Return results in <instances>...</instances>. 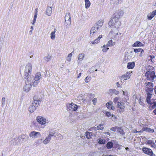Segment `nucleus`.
<instances>
[{"instance_id":"50","label":"nucleus","mask_w":156,"mask_h":156,"mask_svg":"<svg viewBox=\"0 0 156 156\" xmlns=\"http://www.w3.org/2000/svg\"><path fill=\"white\" fill-rule=\"evenodd\" d=\"M111 119L113 121H115L116 120V117L115 115H112L111 117Z\"/></svg>"},{"instance_id":"51","label":"nucleus","mask_w":156,"mask_h":156,"mask_svg":"<svg viewBox=\"0 0 156 156\" xmlns=\"http://www.w3.org/2000/svg\"><path fill=\"white\" fill-rule=\"evenodd\" d=\"M141 48H136L134 49V51L135 53L140 52Z\"/></svg>"},{"instance_id":"35","label":"nucleus","mask_w":156,"mask_h":156,"mask_svg":"<svg viewBox=\"0 0 156 156\" xmlns=\"http://www.w3.org/2000/svg\"><path fill=\"white\" fill-rule=\"evenodd\" d=\"M34 80V81L33 80V81H31V84H32L33 86L34 87H35L37 85L38 83H39L40 81L36 80Z\"/></svg>"},{"instance_id":"47","label":"nucleus","mask_w":156,"mask_h":156,"mask_svg":"<svg viewBox=\"0 0 156 156\" xmlns=\"http://www.w3.org/2000/svg\"><path fill=\"white\" fill-rule=\"evenodd\" d=\"M55 132L54 131L52 132H50L48 136L51 139V137L53 136L55 134Z\"/></svg>"},{"instance_id":"12","label":"nucleus","mask_w":156,"mask_h":156,"mask_svg":"<svg viewBox=\"0 0 156 156\" xmlns=\"http://www.w3.org/2000/svg\"><path fill=\"white\" fill-rule=\"evenodd\" d=\"M143 152L146 154L151 156H155V154H154L152 150L148 148L144 147L142 148Z\"/></svg>"},{"instance_id":"45","label":"nucleus","mask_w":156,"mask_h":156,"mask_svg":"<svg viewBox=\"0 0 156 156\" xmlns=\"http://www.w3.org/2000/svg\"><path fill=\"white\" fill-rule=\"evenodd\" d=\"M91 78L90 76H87L84 80L85 82L86 83H88L91 80Z\"/></svg>"},{"instance_id":"43","label":"nucleus","mask_w":156,"mask_h":156,"mask_svg":"<svg viewBox=\"0 0 156 156\" xmlns=\"http://www.w3.org/2000/svg\"><path fill=\"white\" fill-rule=\"evenodd\" d=\"M37 144H40L43 143V140L42 139H37L36 140L35 142Z\"/></svg>"},{"instance_id":"18","label":"nucleus","mask_w":156,"mask_h":156,"mask_svg":"<svg viewBox=\"0 0 156 156\" xmlns=\"http://www.w3.org/2000/svg\"><path fill=\"white\" fill-rule=\"evenodd\" d=\"M102 37V35H100L99 37L93 41H91L90 43V44H95L99 43L100 42V40Z\"/></svg>"},{"instance_id":"2","label":"nucleus","mask_w":156,"mask_h":156,"mask_svg":"<svg viewBox=\"0 0 156 156\" xmlns=\"http://www.w3.org/2000/svg\"><path fill=\"white\" fill-rule=\"evenodd\" d=\"M121 24V22L117 18L113 17L108 23L109 26L112 28V31L109 33V35L114 36L118 34V28Z\"/></svg>"},{"instance_id":"56","label":"nucleus","mask_w":156,"mask_h":156,"mask_svg":"<svg viewBox=\"0 0 156 156\" xmlns=\"http://www.w3.org/2000/svg\"><path fill=\"white\" fill-rule=\"evenodd\" d=\"M151 147H152L155 148L156 147V145L154 143H153V145H152Z\"/></svg>"},{"instance_id":"4","label":"nucleus","mask_w":156,"mask_h":156,"mask_svg":"<svg viewBox=\"0 0 156 156\" xmlns=\"http://www.w3.org/2000/svg\"><path fill=\"white\" fill-rule=\"evenodd\" d=\"M41 101L40 100H34V102L30 105L29 108V111L31 113H33L36 110V107H37Z\"/></svg>"},{"instance_id":"10","label":"nucleus","mask_w":156,"mask_h":156,"mask_svg":"<svg viewBox=\"0 0 156 156\" xmlns=\"http://www.w3.org/2000/svg\"><path fill=\"white\" fill-rule=\"evenodd\" d=\"M67 106V109L68 111H76L78 108L77 105L73 103L68 104Z\"/></svg>"},{"instance_id":"28","label":"nucleus","mask_w":156,"mask_h":156,"mask_svg":"<svg viewBox=\"0 0 156 156\" xmlns=\"http://www.w3.org/2000/svg\"><path fill=\"white\" fill-rule=\"evenodd\" d=\"M109 93L110 94H119V92L115 89H110L109 91Z\"/></svg>"},{"instance_id":"32","label":"nucleus","mask_w":156,"mask_h":156,"mask_svg":"<svg viewBox=\"0 0 156 156\" xmlns=\"http://www.w3.org/2000/svg\"><path fill=\"white\" fill-rule=\"evenodd\" d=\"M51 140L50 138L47 136L46 137L45 139L44 140H43V143L44 144H46L49 143Z\"/></svg>"},{"instance_id":"7","label":"nucleus","mask_w":156,"mask_h":156,"mask_svg":"<svg viewBox=\"0 0 156 156\" xmlns=\"http://www.w3.org/2000/svg\"><path fill=\"white\" fill-rule=\"evenodd\" d=\"M146 78L148 80H153L156 77L155 72L154 71L147 72L145 74Z\"/></svg>"},{"instance_id":"11","label":"nucleus","mask_w":156,"mask_h":156,"mask_svg":"<svg viewBox=\"0 0 156 156\" xmlns=\"http://www.w3.org/2000/svg\"><path fill=\"white\" fill-rule=\"evenodd\" d=\"M29 135L32 138L35 139L40 137L41 134L39 132L33 131L30 133Z\"/></svg>"},{"instance_id":"62","label":"nucleus","mask_w":156,"mask_h":156,"mask_svg":"<svg viewBox=\"0 0 156 156\" xmlns=\"http://www.w3.org/2000/svg\"><path fill=\"white\" fill-rule=\"evenodd\" d=\"M105 133L106 134H107L109 135H110V133L108 132H105Z\"/></svg>"},{"instance_id":"30","label":"nucleus","mask_w":156,"mask_h":156,"mask_svg":"<svg viewBox=\"0 0 156 156\" xmlns=\"http://www.w3.org/2000/svg\"><path fill=\"white\" fill-rule=\"evenodd\" d=\"M84 2H85V8L86 9H87L90 7L91 5V3L89 0H84Z\"/></svg>"},{"instance_id":"52","label":"nucleus","mask_w":156,"mask_h":156,"mask_svg":"<svg viewBox=\"0 0 156 156\" xmlns=\"http://www.w3.org/2000/svg\"><path fill=\"white\" fill-rule=\"evenodd\" d=\"M143 132V130L142 129L140 131H138L136 130V129H134L133 131V132L134 133H142Z\"/></svg>"},{"instance_id":"3","label":"nucleus","mask_w":156,"mask_h":156,"mask_svg":"<svg viewBox=\"0 0 156 156\" xmlns=\"http://www.w3.org/2000/svg\"><path fill=\"white\" fill-rule=\"evenodd\" d=\"M32 67V64L30 63H28L26 65L23 74L25 79L30 78V76L31 73Z\"/></svg>"},{"instance_id":"36","label":"nucleus","mask_w":156,"mask_h":156,"mask_svg":"<svg viewBox=\"0 0 156 156\" xmlns=\"http://www.w3.org/2000/svg\"><path fill=\"white\" fill-rule=\"evenodd\" d=\"M120 98L119 97H116L113 100V101L114 103L117 105L120 102L119 101Z\"/></svg>"},{"instance_id":"39","label":"nucleus","mask_w":156,"mask_h":156,"mask_svg":"<svg viewBox=\"0 0 156 156\" xmlns=\"http://www.w3.org/2000/svg\"><path fill=\"white\" fill-rule=\"evenodd\" d=\"M51 56L50 55H48L44 57V59L46 62H48L51 59Z\"/></svg>"},{"instance_id":"58","label":"nucleus","mask_w":156,"mask_h":156,"mask_svg":"<svg viewBox=\"0 0 156 156\" xmlns=\"http://www.w3.org/2000/svg\"><path fill=\"white\" fill-rule=\"evenodd\" d=\"M140 52V53L142 54V53H143L144 52V51L143 49L141 48Z\"/></svg>"},{"instance_id":"40","label":"nucleus","mask_w":156,"mask_h":156,"mask_svg":"<svg viewBox=\"0 0 156 156\" xmlns=\"http://www.w3.org/2000/svg\"><path fill=\"white\" fill-rule=\"evenodd\" d=\"M104 127L103 125L102 124H100L97 127L98 130H102L104 129Z\"/></svg>"},{"instance_id":"17","label":"nucleus","mask_w":156,"mask_h":156,"mask_svg":"<svg viewBox=\"0 0 156 156\" xmlns=\"http://www.w3.org/2000/svg\"><path fill=\"white\" fill-rule=\"evenodd\" d=\"M104 21L102 20H99L96 23V25L94 27H95L98 30L103 25Z\"/></svg>"},{"instance_id":"22","label":"nucleus","mask_w":156,"mask_h":156,"mask_svg":"<svg viewBox=\"0 0 156 156\" xmlns=\"http://www.w3.org/2000/svg\"><path fill=\"white\" fill-rule=\"evenodd\" d=\"M56 29L55 28L54 30L51 32L50 34V38L52 40H54L56 38V34L55 33L56 32Z\"/></svg>"},{"instance_id":"49","label":"nucleus","mask_w":156,"mask_h":156,"mask_svg":"<svg viewBox=\"0 0 156 156\" xmlns=\"http://www.w3.org/2000/svg\"><path fill=\"white\" fill-rule=\"evenodd\" d=\"M98 143L101 144H103L105 143V140L103 139H100L98 141Z\"/></svg>"},{"instance_id":"64","label":"nucleus","mask_w":156,"mask_h":156,"mask_svg":"<svg viewBox=\"0 0 156 156\" xmlns=\"http://www.w3.org/2000/svg\"><path fill=\"white\" fill-rule=\"evenodd\" d=\"M153 5H154V6H156V2H155V3H154L153 4Z\"/></svg>"},{"instance_id":"54","label":"nucleus","mask_w":156,"mask_h":156,"mask_svg":"<svg viewBox=\"0 0 156 156\" xmlns=\"http://www.w3.org/2000/svg\"><path fill=\"white\" fill-rule=\"evenodd\" d=\"M139 102L140 104L141 105H142V106L144 105V103L143 102H142V101L141 99H139Z\"/></svg>"},{"instance_id":"55","label":"nucleus","mask_w":156,"mask_h":156,"mask_svg":"<svg viewBox=\"0 0 156 156\" xmlns=\"http://www.w3.org/2000/svg\"><path fill=\"white\" fill-rule=\"evenodd\" d=\"M97 99L95 98H94L92 100V102H93V103L94 105H95V104L97 102Z\"/></svg>"},{"instance_id":"34","label":"nucleus","mask_w":156,"mask_h":156,"mask_svg":"<svg viewBox=\"0 0 156 156\" xmlns=\"http://www.w3.org/2000/svg\"><path fill=\"white\" fill-rule=\"evenodd\" d=\"M92 133L89 132H87L85 133V136L87 138L90 139L92 136Z\"/></svg>"},{"instance_id":"61","label":"nucleus","mask_w":156,"mask_h":156,"mask_svg":"<svg viewBox=\"0 0 156 156\" xmlns=\"http://www.w3.org/2000/svg\"><path fill=\"white\" fill-rule=\"evenodd\" d=\"M153 112L154 113V114L156 115V108L155 109L154 111H153Z\"/></svg>"},{"instance_id":"31","label":"nucleus","mask_w":156,"mask_h":156,"mask_svg":"<svg viewBox=\"0 0 156 156\" xmlns=\"http://www.w3.org/2000/svg\"><path fill=\"white\" fill-rule=\"evenodd\" d=\"M101 48H102V51L103 52H106L109 49L106 45L104 44L103 46H101Z\"/></svg>"},{"instance_id":"19","label":"nucleus","mask_w":156,"mask_h":156,"mask_svg":"<svg viewBox=\"0 0 156 156\" xmlns=\"http://www.w3.org/2000/svg\"><path fill=\"white\" fill-rule=\"evenodd\" d=\"M41 74L40 73H37L36 74L34 78L33 77L31 76L30 77L31 78V79L33 81L34 80H36L38 81H39V80L41 78Z\"/></svg>"},{"instance_id":"20","label":"nucleus","mask_w":156,"mask_h":156,"mask_svg":"<svg viewBox=\"0 0 156 156\" xmlns=\"http://www.w3.org/2000/svg\"><path fill=\"white\" fill-rule=\"evenodd\" d=\"M52 12V9L51 7L47 6L46 10V14L48 16H50Z\"/></svg>"},{"instance_id":"60","label":"nucleus","mask_w":156,"mask_h":156,"mask_svg":"<svg viewBox=\"0 0 156 156\" xmlns=\"http://www.w3.org/2000/svg\"><path fill=\"white\" fill-rule=\"evenodd\" d=\"M31 30H33L34 29V27L33 26H31L30 27Z\"/></svg>"},{"instance_id":"26","label":"nucleus","mask_w":156,"mask_h":156,"mask_svg":"<svg viewBox=\"0 0 156 156\" xmlns=\"http://www.w3.org/2000/svg\"><path fill=\"white\" fill-rule=\"evenodd\" d=\"M142 130H143V131H145L150 133H153L154 132L153 129L147 127H143Z\"/></svg>"},{"instance_id":"13","label":"nucleus","mask_w":156,"mask_h":156,"mask_svg":"<svg viewBox=\"0 0 156 156\" xmlns=\"http://www.w3.org/2000/svg\"><path fill=\"white\" fill-rule=\"evenodd\" d=\"M132 73V71H129L127 72L125 74L123 75L121 77L123 78L124 80H127L130 78V74Z\"/></svg>"},{"instance_id":"29","label":"nucleus","mask_w":156,"mask_h":156,"mask_svg":"<svg viewBox=\"0 0 156 156\" xmlns=\"http://www.w3.org/2000/svg\"><path fill=\"white\" fill-rule=\"evenodd\" d=\"M115 44V42H113L112 40L111 39L109 40L106 44L107 46L108 47H112L114 46Z\"/></svg>"},{"instance_id":"1","label":"nucleus","mask_w":156,"mask_h":156,"mask_svg":"<svg viewBox=\"0 0 156 156\" xmlns=\"http://www.w3.org/2000/svg\"><path fill=\"white\" fill-rule=\"evenodd\" d=\"M145 90L147 94L146 101L148 103L150 104V106L153 108L156 107V100H151L152 94L151 93L153 91V83L148 82L145 83Z\"/></svg>"},{"instance_id":"44","label":"nucleus","mask_w":156,"mask_h":156,"mask_svg":"<svg viewBox=\"0 0 156 156\" xmlns=\"http://www.w3.org/2000/svg\"><path fill=\"white\" fill-rule=\"evenodd\" d=\"M105 115L107 117H111L113 115L110 112H105Z\"/></svg>"},{"instance_id":"21","label":"nucleus","mask_w":156,"mask_h":156,"mask_svg":"<svg viewBox=\"0 0 156 156\" xmlns=\"http://www.w3.org/2000/svg\"><path fill=\"white\" fill-rule=\"evenodd\" d=\"M117 107L119 108L121 110V111L123 112L125 108V105L124 103L120 102L117 105Z\"/></svg>"},{"instance_id":"27","label":"nucleus","mask_w":156,"mask_h":156,"mask_svg":"<svg viewBox=\"0 0 156 156\" xmlns=\"http://www.w3.org/2000/svg\"><path fill=\"white\" fill-rule=\"evenodd\" d=\"M84 55L83 54L81 53L79 55L78 58V62H80L83 60L84 58Z\"/></svg>"},{"instance_id":"16","label":"nucleus","mask_w":156,"mask_h":156,"mask_svg":"<svg viewBox=\"0 0 156 156\" xmlns=\"http://www.w3.org/2000/svg\"><path fill=\"white\" fill-rule=\"evenodd\" d=\"M156 15V10H155L153 12L150 13L147 16V19L149 20H151Z\"/></svg>"},{"instance_id":"38","label":"nucleus","mask_w":156,"mask_h":156,"mask_svg":"<svg viewBox=\"0 0 156 156\" xmlns=\"http://www.w3.org/2000/svg\"><path fill=\"white\" fill-rule=\"evenodd\" d=\"M138 123L140 124V126H142L143 125H144L145 123L144 120L142 119H140L138 121Z\"/></svg>"},{"instance_id":"37","label":"nucleus","mask_w":156,"mask_h":156,"mask_svg":"<svg viewBox=\"0 0 156 156\" xmlns=\"http://www.w3.org/2000/svg\"><path fill=\"white\" fill-rule=\"evenodd\" d=\"M117 132H118L122 135H124L125 134V133L121 127H119Z\"/></svg>"},{"instance_id":"63","label":"nucleus","mask_w":156,"mask_h":156,"mask_svg":"<svg viewBox=\"0 0 156 156\" xmlns=\"http://www.w3.org/2000/svg\"><path fill=\"white\" fill-rule=\"evenodd\" d=\"M33 33V30H31L29 31V33L30 34H32Z\"/></svg>"},{"instance_id":"9","label":"nucleus","mask_w":156,"mask_h":156,"mask_svg":"<svg viewBox=\"0 0 156 156\" xmlns=\"http://www.w3.org/2000/svg\"><path fill=\"white\" fill-rule=\"evenodd\" d=\"M98 30L95 27H92L90 30V37L91 38L95 37L97 35V33Z\"/></svg>"},{"instance_id":"41","label":"nucleus","mask_w":156,"mask_h":156,"mask_svg":"<svg viewBox=\"0 0 156 156\" xmlns=\"http://www.w3.org/2000/svg\"><path fill=\"white\" fill-rule=\"evenodd\" d=\"M72 55V53L69 54L68 55L67 57L66 58V60L67 61H70L71 60Z\"/></svg>"},{"instance_id":"24","label":"nucleus","mask_w":156,"mask_h":156,"mask_svg":"<svg viewBox=\"0 0 156 156\" xmlns=\"http://www.w3.org/2000/svg\"><path fill=\"white\" fill-rule=\"evenodd\" d=\"M144 46V44L141 42L137 41H136L133 45V47H142Z\"/></svg>"},{"instance_id":"6","label":"nucleus","mask_w":156,"mask_h":156,"mask_svg":"<svg viewBox=\"0 0 156 156\" xmlns=\"http://www.w3.org/2000/svg\"><path fill=\"white\" fill-rule=\"evenodd\" d=\"M36 120L38 123L41 125L47 124L48 123V121L44 117L38 116L36 117Z\"/></svg>"},{"instance_id":"8","label":"nucleus","mask_w":156,"mask_h":156,"mask_svg":"<svg viewBox=\"0 0 156 156\" xmlns=\"http://www.w3.org/2000/svg\"><path fill=\"white\" fill-rule=\"evenodd\" d=\"M123 10L121 9H119L116 11L114 13V16L113 17L117 18L119 20L124 14Z\"/></svg>"},{"instance_id":"42","label":"nucleus","mask_w":156,"mask_h":156,"mask_svg":"<svg viewBox=\"0 0 156 156\" xmlns=\"http://www.w3.org/2000/svg\"><path fill=\"white\" fill-rule=\"evenodd\" d=\"M119 127L118 126H115L114 127H112L110 129V130L114 131L117 132Z\"/></svg>"},{"instance_id":"53","label":"nucleus","mask_w":156,"mask_h":156,"mask_svg":"<svg viewBox=\"0 0 156 156\" xmlns=\"http://www.w3.org/2000/svg\"><path fill=\"white\" fill-rule=\"evenodd\" d=\"M154 141L151 140H149L147 141V144L151 145Z\"/></svg>"},{"instance_id":"57","label":"nucleus","mask_w":156,"mask_h":156,"mask_svg":"<svg viewBox=\"0 0 156 156\" xmlns=\"http://www.w3.org/2000/svg\"><path fill=\"white\" fill-rule=\"evenodd\" d=\"M117 86L118 87H120L121 86L118 82H117L116 83Z\"/></svg>"},{"instance_id":"48","label":"nucleus","mask_w":156,"mask_h":156,"mask_svg":"<svg viewBox=\"0 0 156 156\" xmlns=\"http://www.w3.org/2000/svg\"><path fill=\"white\" fill-rule=\"evenodd\" d=\"M5 98L3 97L2 99V106H4L5 105Z\"/></svg>"},{"instance_id":"15","label":"nucleus","mask_w":156,"mask_h":156,"mask_svg":"<svg viewBox=\"0 0 156 156\" xmlns=\"http://www.w3.org/2000/svg\"><path fill=\"white\" fill-rule=\"evenodd\" d=\"M113 102L112 101H109L107 102L106 104V107L109 109H111L114 110L115 108L113 106Z\"/></svg>"},{"instance_id":"23","label":"nucleus","mask_w":156,"mask_h":156,"mask_svg":"<svg viewBox=\"0 0 156 156\" xmlns=\"http://www.w3.org/2000/svg\"><path fill=\"white\" fill-rule=\"evenodd\" d=\"M135 66V63L134 62H129L127 63V68L128 69H133Z\"/></svg>"},{"instance_id":"59","label":"nucleus","mask_w":156,"mask_h":156,"mask_svg":"<svg viewBox=\"0 0 156 156\" xmlns=\"http://www.w3.org/2000/svg\"><path fill=\"white\" fill-rule=\"evenodd\" d=\"M81 73H80L78 75V76L77 77V78H79V77H80L81 76Z\"/></svg>"},{"instance_id":"46","label":"nucleus","mask_w":156,"mask_h":156,"mask_svg":"<svg viewBox=\"0 0 156 156\" xmlns=\"http://www.w3.org/2000/svg\"><path fill=\"white\" fill-rule=\"evenodd\" d=\"M154 56L153 55H148L147 56V59L149 61H151L152 62V59L154 58Z\"/></svg>"},{"instance_id":"25","label":"nucleus","mask_w":156,"mask_h":156,"mask_svg":"<svg viewBox=\"0 0 156 156\" xmlns=\"http://www.w3.org/2000/svg\"><path fill=\"white\" fill-rule=\"evenodd\" d=\"M37 10L38 9L37 8L35 9V12L34 15V17L33 20L31 22V24L32 25H34L36 22V18L37 16Z\"/></svg>"},{"instance_id":"5","label":"nucleus","mask_w":156,"mask_h":156,"mask_svg":"<svg viewBox=\"0 0 156 156\" xmlns=\"http://www.w3.org/2000/svg\"><path fill=\"white\" fill-rule=\"evenodd\" d=\"M27 79V80L25 81L26 84L24 87L23 89L26 92H29L31 88V81H33V80H32L31 77Z\"/></svg>"},{"instance_id":"14","label":"nucleus","mask_w":156,"mask_h":156,"mask_svg":"<svg viewBox=\"0 0 156 156\" xmlns=\"http://www.w3.org/2000/svg\"><path fill=\"white\" fill-rule=\"evenodd\" d=\"M65 22H66V21H68V24H71V17L70 14L69 12H67L66 13L65 17Z\"/></svg>"},{"instance_id":"33","label":"nucleus","mask_w":156,"mask_h":156,"mask_svg":"<svg viewBox=\"0 0 156 156\" xmlns=\"http://www.w3.org/2000/svg\"><path fill=\"white\" fill-rule=\"evenodd\" d=\"M113 144L111 142H108L106 144L107 148L108 149L112 148L113 147Z\"/></svg>"}]
</instances>
